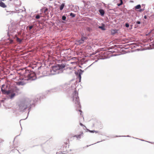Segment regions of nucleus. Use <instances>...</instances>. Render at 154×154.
Listing matches in <instances>:
<instances>
[{
  "mask_svg": "<svg viewBox=\"0 0 154 154\" xmlns=\"http://www.w3.org/2000/svg\"><path fill=\"white\" fill-rule=\"evenodd\" d=\"M144 18L145 19H146V16H144Z\"/></svg>",
  "mask_w": 154,
  "mask_h": 154,
  "instance_id": "31",
  "label": "nucleus"
},
{
  "mask_svg": "<svg viewBox=\"0 0 154 154\" xmlns=\"http://www.w3.org/2000/svg\"><path fill=\"white\" fill-rule=\"evenodd\" d=\"M40 15H38L36 16L35 18L36 19H38L40 18Z\"/></svg>",
  "mask_w": 154,
  "mask_h": 154,
  "instance_id": "22",
  "label": "nucleus"
},
{
  "mask_svg": "<svg viewBox=\"0 0 154 154\" xmlns=\"http://www.w3.org/2000/svg\"><path fill=\"white\" fill-rule=\"evenodd\" d=\"M12 93V91L11 90V96H10V97L11 98H13L15 96V94L14 93Z\"/></svg>",
  "mask_w": 154,
  "mask_h": 154,
  "instance_id": "14",
  "label": "nucleus"
},
{
  "mask_svg": "<svg viewBox=\"0 0 154 154\" xmlns=\"http://www.w3.org/2000/svg\"><path fill=\"white\" fill-rule=\"evenodd\" d=\"M0 6L3 8H5L7 7L6 5L5 4L2 2H0Z\"/></svg>",
  "mask_w": 154,
  "mask_h": 154,
  "instance_id": "10",
  "label": "nucleus"
},
{
  "mask_svg": "<svg viewBox=\"0 0 154 154\" xmlns=\"http://www.w3.org/2000/svg\"><path fill=\"white\" fill-rule=\"evenodd\" d=\"M48 11V9L47 8H46L44 11V13H46V12Z\"/></svg>",
  "mask_w": 154,
  "mask_h": 154,
  "instance_id": "25",
  "label": "nucleus"
},
{
  "mask_svg": "<svg viewBox=\"0 0 154 154\" xmlns=\"http://www.w3.org/2000/svg\"><path fill=\"white\" fill-rule=\"evenodd\" d=\"M120 0V4H118V6H120L121 5H122L123 4V2L122 0Z\"/></svg>",
  "mask_w": 154,
  "mask_h": 154,
  "instance_id": "19",
  "label": "nucleus"
},
{
  "mask_svg": "<svg viewBox=\"0 0 154 154\" xmlns=\"http://www.w3.org/2000/svg\"><path fill=\"white\" fill-rule=\"evenodd\" d=\"M79 111L80 112V115H82V111L81 110H79Z\"/></svg>",
  "mask_w": 154,
  "mask_h": 154,
  "instance_id": "29",
  "label": "nucleus"
},
{
  "mask_svg": "<svg viewBox=\"0 0 154 154\" xmlns=\"http://www.w3.org/2000/svg\"><path fill=\"white\" fill-rule=\"evenodd\" d=\"M83 132L82 131L80 132V133L79 134L77 135H75L74 136H72V137H76L77 139H80L81 138V136L83 134Z\"/></svg>",
  "mask_w": 154,
  "mask_h": 154,
  "instance_id": "8",
  "label": "nucleus"
},
{
  "mask_svg": "<svg viewBox=\"0 0 154 154\" xmlns=\"http://www.w3.org/2000/svg\"><path fill=\"white\" fill-rule=\"evenodd\" d=\"M136 23L137 24H140V21H137V22H136Z\"/></svg>",
  "mask_w": 154,
  "mask_h": 154,
  "instance_id": "28",
  "label": "nucleus"
},
{
  "mask_svg": "<svg viewBox=\"0 0 154 154\" xmlns=\"http://www.w3.org/2000/svg\"><path fill=\"white\" fill-rule=\"evenodd\" d=\"M73 101L74 103L75 106L78 108H80L79 99L78 96V93L75 90L73 94Z\"/></svg>",
  "mask_w": 154,
  "mask_h": 154,
  "instance_id": "2",
  "label": "nucleus"
},
{
  "mask_svg": "<svg viewBox=\"0 0 154 154\" xmlns=\"http://www.w3.org/2000/svg\"><path fill=\"white\" fill-rule=\"evenodd\" d=\"M80 125L81 126H84V127H86L84 125H83L82 123H80Z\"/></svg>",
  "mask_w": 154,
  "mask_h": 154,
  "instance_id": "27",
  "label": "nucleus"
},
{
  "mask_svg": "<svg viewBox=\"0 0 154 154\" xmlns=\"http://www.w3.org/2000/svg\"><path fill=\"white\" fill-rule=\"evenodd\" d=\"M26 80V79H20L18 81L15 82L16 84L18 86L24 85L26 84V82L24 81Z\"/></svg>",
  "mask_w": 154,
  "mask_h": 154,
  "instance_id": "5",
  "label": "nucleus"
},
{
  "mask_svg": "<svg viewBox=\"0 0 154 154\" xmlns=\"http://www.w3.org/2000/svg\"><path fill=\"white\" fill-rule=\"evenodd\" d=\"M60 69V67L57 64L51 67V72L53 74H54V72H56L57 71Z\"/></svg>",
  "mask_w": 154,
  "mask_h": 154,
  "instance_id": "4",
  "label": "nucleus"
},
{
  "mask_svg": "<svg viewBox=\"0 0 154 154\" xmlns=\"http://www.w3.org/2000/svg\"><path fill=\"white\" fill-rule=\"evenodd\" d=\"M99 28L101 29L102 30H105L104 27H103V26H100L99 27Z\"/></svg>",
  "mask_w": 154,
  "mask_h": 154,
  "instance_id": "21",
  "label": "nucleus"
},
{
  "mask_svg": "<svg viewBox=\"0 0 154 154\" xmlns=\"http://www.w3.org/2000/svg\"><path fill=\"white\" fill-rule=\"evenodd\" d=\"M33 27V26H29V30H30Z\"/></svg>",
  "mask_w": 154,
  "mask_h": 154,
  "instance_id": "26",
  "label": "nucleus"
},
{
  "mask_svg": "<svg viewBox=\"0 0 154 154\" xmlns=\"http://www.w3.org/2000/svg\"><path fill=\"white\" fill-rule=\"evenodd\" d=\"M140 8H141V6L140 5H137L135 7V9H139Z\"/></svg>",
  "mask_w": 154,
  "mask_h": 154,
  "instance_id": "16",
  "label": "nucleus"
},
{
  "mask_svg": "<svg viewBox=\"0 0 154 154\" xmlns=\"http://www.w3.org/2000/svg\"><path fill=\"white\" fill-rule=\"evenodd\" d=\"M99 11L102 16L104 15V11L103 10L100 9L99 10Z\"/></svg>",
  "mask_w": 154,
  "mask_h": 154,
  "instance_id": "11",
  "label": "nucleus"
},
{
  "mask_svg": "<svg viewBox=\"0 0 154 154\" xmlns=\"http://www.w3.org/2000/svg\"><path fill=\"white\" fill-rule=\"evenodd\" d=\"M7 87V86H5L4 85H2L1 91L3 94L8 95L11 93V90H8Z\"/></svg>",
  "mask_w": 154,
  "mask_h": 154,
  "instance_id": "3",
  "label": "nucleus"
},
{
  "mask_svg": "<svg viewBox=\"0 0 154 154\" xmlns=\"http://www.w3.org/2000/svg\"><path fill=\"white\" fill-rule=\"evenodd\" d=\"M17 41L18 42H21L22 41V40L20 39V38H19L18 37H17Z\"/></svg>",
  "mask_w": 154,
  "mask_h": 154,
  "instance_id": "18",
  "label": "nucleus"
},
{
  "mask_svg": "<svg viewBox=\"0 0 154 154\" xmlns=\"http://www.w3.org/2000/svg\"><path fill=\"white\" fill-rule=\"evenodd\" d=\"M21 74L24 78H26V80L32 81L36 79L35 73L30 70H26L23 69L22 70Z\"/></svg>",
  "mask_w": 154,
  "mask_h": 154,
  "instance_id": "1",
  "label": "nucleus"
},
{
  "mask_svg": "<svg viewBox=\"0 0 154 154\" xmlns=\"http://www.w3.org/2000/svg\"><path fill=\"white\" fill-rule=\"evenodd\" d=\"M2 2V1H4V0H0Z\"/></svg>",
  "mask_w": 154,
  "mask_h": 154,
  "instance_id": "32",
  "label": "nucleus"
},
{
  "mask_svg": "<svg viewBox=\"0 0 154 154\" xmlns=\"http://www.w3.org/2000/svg\"><path fill=\"white\" fill-rule=\"evenodd\" d=\"M79 78H80V79H81V75L80 74L79 75Z\"/></svg>",
  "mask_w": 154,
  "mask_h": 154,
  "instance_id": "30",
  "label": "nucleus"
},
{
  "mask_svg": "<svg viewBox=\"0 0 154 154\" xmlns=\"http://www.w3.org/2000/svg\"><path fill=\"white\" fill-rule=\"evenodd\" d=\"M70 16H71L72 17H74L75 16V15L74 14H73L72 13H71L70 14Z\"/></svg>",
  "mask_w": 154,
  "mask_h": 154,
  "instance_id": "20",
  "label": "nucleus"
},
{
  "mask_svg": "<svg viewBox=\"0 0 154 154\" xmlns=\"http://www.w3.org/2000/svg\"><path fill=\"white\" fill-rule=\"evenodd\" d=\"M29 104H27L26 103H22L19 105V108L21 110L26 109Z\"/></svg>",
  "mask_w": 154,
  "mask_h": 154,
  "instance_id": "6",
  "label": "nucleus"
},
{
  "mask_svg": "<svg viewBox=\"0 0 154 154\" xmlns=\"http://www.w3.org/2000/svg\"><path fill=\"white\" fill-rule=\"evenodd\" d=\"M91 133H94L95 132V133H98L99 132L98 131H91V130H89V131Z\"/></svg>",
  "mask_w": 154,
  "mask_h": 154,
  "instance_id": "17",
  "label": "nucleus"
},
{
  "mask_svg": "<svg viewBox=\"0 0 154 154\" xmlns=\"http://www.w3.org/2000/svg\"><path fill=\"white\" fill-rule=\"evenodd\" d=\"M6 13V15H8L9 14L11 15H12L15 13V12L14 11H7Z\"/></svg>",
  "mask_w": 154,
  "mask_h": 154,
  "instance_id": "9",
  "label": "nucleus"
},
{
  "mask_svg": "<svg viewBox=\"0 0 154 154\" xmlns=\"http://www.w3.org/2000/svg\"><path fill=\"white\" fill-rule=\"evenodd\" d=\"M64 143L65 145H66L69 143V140L68 139H66L64 140Z\"/></svg>",
  "mask_w": 154,
  "mask_h": 154,
  "instance_id": "13",
  "label": "nucleus"
},
{
  "mask_svg": "<svg viewBox=\"0 0 154 154\" xmlns=\"http://www.w3.org/2000/svg\"><path fill=\"white\" fill-rule=\"evenodd\" d=\"M60 67V69L64 68L65 66V65L64 64H57Z\"/></svg>",
  "mask_w": 154,
  "mask_h": 154,
  "instance_id": "12",
  "label": "nucleus"
},
{
  "mask_svg": "<svg viewBox=\"0 0 154 154\" xmlns=\"http://www.w3.org/2000/svg\"><path fill=\"white\" fill-rule=\"evenodd\" d=\"M125 26L126 27H129V24L128 23H126L125 24Z\"/></svg>",
  "mask_w": 154,
  "mask_h": 154,
  "instance_id": "24",
  "label": "nucleus"
},
{
  "mask_svg": "<svg viewBox=\"0 0 154 154\" xmlns=\"http://www.w3.org/2000/svg\"><path fill=\"white\" fill-rule=\"evenodd\" d=\"M86 39V38L85 37H82L80 40H76L75 43L78 45H80L84 43V41Z\"/></svg>",
  "mask_w": 154,
  "mask_h": 154,
  "instance_id": "7",
  "label": "nucleus"
},
{
  "mask_svg": "<svg viewBox=\"0 0 154 154\" xmlns=\"http://www.w3.org/2000/svg\"><path fill=\"white\" fill-rule=\"evenodd\" d=\"M64 4H62V5H60V10H62L63 9L64 7Z\"/></svg>",
  "mask_w": 154,
  "mask_h": 154,
  "instance_id": "15",
  "label": "nucleus"
},
{
  "mask_svg": "<svg viewBox=\"0 0 154 154\" xmlns=\"http://www.w3.org/2000/svg\"><path fill=\"white\" fill-rule=\"evenodd\" d=\"M66 17L65 16H63L62 17V19L64 20H65L66 19Z\"/></svg>",
  "mask_w": 154,
  "mask_h": 154,
  "instance_id": "23",
  "label": "nucleus"
}]
</instances>
